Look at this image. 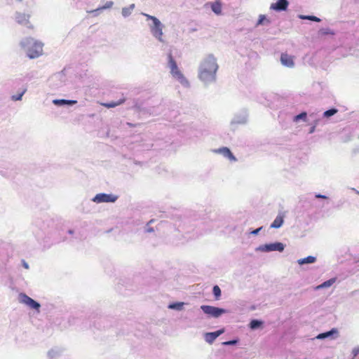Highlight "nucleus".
Here are the masks:
<instances>
[{
  "label": "nucleus",
  "instance_id": "nucleus-1",
  "mask_svg": "<svg viewBox=\"0 0 359 359\" xmlns=\"http://www.w3.org/2000/svg\"><path fill=\"white\" fill-rule=\"evenodd\" d=\"M219 66L213 55H209L204 58L198 67V79L208 86L216 81V73Z\"/></svg>",
  "mask_w": 359,
  "mask_h": 359
},
{
  "label": "nucleus",
  "instance_id": "nucleus-2",
  "mask_svg": "<svg viewBox=\"0 0 359 359\" xmlns=\"http://www.w3.org/2000/svg\"><path fill=\"white\" fill-rule=\"evenodd\" d=\"M20 45L30 59L37 58L42 55L43 44L32 37L22 39Z\"/></svg>",
  "mask_w": 359,
  "mask_h": 359
},
{
  "label": "nucleus",
  "instance_id": "nucleus-3",
  "mask_svg": "<svg viewBox=\"0 0 359 359\" xmlns=\"http://www.w3.org/2000/svg\"><path fill=\"white\" fill-rule=\"evenodd\" d=\"M168 67L170 69V74L172 77L177 80L184 87L188 88L189 86V82L179 69L177 62L173 58L171 53L168 54Z\"/></svg>",
  "mask_w": 359,
  "mask_h": 359
},
{
  "label": "nucleus",
  "instance_id": "nucleus-4",
  "mask_svg": "<svg viewBox=\"0 0 359 359\" xmlns=\"http://www.w3.org/2000/svg\"><path fill=\"white\" fill-rule=\"evenodd\" d=\"M142 15L147 18V20H151L152 22V23L149 25V28L153 36L159 41L163 42L164 41L162 38L163 25L161 22L155 16L147 13H142Z\"/></svg>",
  "mask_w": 359,
  "mask_h": 359
},
{
  "label": "nucleus",
  "instance_id": "nucleus-5",
  "mask_svg": "<svg viewBox=\"0 0 359 359\" xmlns=\"http://www.w3.org/2000/svg\"><path fill=\"white\" fill-rule=\"evenodd\" d=\"M67 77L65 69L61 72L54 74L50 79V85L55 88H58L65 86L67 83Z\"/></svg>",
  "mask_w": 359,
  "mask_h": 359
},
{
  "label": "nucleus",
  "instance_id": "nucleus-6",
  "mask_svg": "<svg viewBox=\"0 0 359 359\" xmlns=\"http://www.w3.org/2000/svg\"><path fill=\"white\" fill-rule=\"evenodd\" d=\"M285 245L279 241L273 243H265L258 246L255 250L259 252H269L273 251L283 252L285 249Z\"/></svg>",
  "mask_w": 359,
  "mask_h": 359
},
{
  "label": "nucleus",
  "instance_id": "nucleus-7",
  "mask_svg": "<svg viewBox=\"0 0 359 359\" xmlns=\"http://www.w3.org/2000/svg\"><path fill=\"white\" fill-rule=\"evenodd\" d=\"M18 300L20 303L29 306L30 309L35 310L37 313L40 312L41 304L39 302L33 299L25 293L21 292L19 294Z\"/></svg>",
  "mask_w": 359,
  "mask_h": 359
},
{
  "label": "nucleus",
  "instance_id": "nucleus-8",
  "mask_svg": "<svg viewBox=\"0 0 359 359\" xmlns=\"http://www.w3.org/2000/svg\"><path fill=\"white\" fill-rule=\"evenodd\" d=\"M201 309L208 316L213 318H219L226 313V310L222 308L215 307L209 305H202Z\"/></svg>",
  "mask_w": 359,
  "mask_h": 359
},
{
  "label": "nucleus",
  "instance_id": "nucleus-9",
  "mask_svg": "<svg viewBox=\"0 0 359 359\" xmlns=\"http://www.w3.org/2000/svg\"><path fill=\"white\" fill-rule=\"evenodd\" d=\"M117 199L118 196L112 194L100 193L92 198V201L96 203H115Z\"/></svg>",
  "mask_w": 359,
  "mask_h": 359
},
{
  "label": "nucleus",
  "instance_id": "nucleus-10",
  "mask_svg": "<svg viewBox=\"0 0 359 359\" xmlns=\"http://www.w3.org/2000/svg\"><path fill=\"white\" fill-rule=\"evenodd\" d=\"M248 114L245 110L241 111L235 114L231 121V125L233 126L236 124H245L248 121Z\"/></svg>",
  "mask_w": 359,
  "mask_h": 359
},
{
  "label": "nucleus",
  "instance_id": "nucleus-11",
  "mask_svg": "<svg viewBox=\"0 0 359 359\" xmlns=\"http://www.w3.org/2000/svg\"><path fill=\"white\" fill-rule=\"evenodd\" d=\"M289 6L288 0H277L270 6V9L276 12H281L287 11Z\"/></svg>",
  "mask_w": 359,
  "mask_h": 359
},
{
  "label": "nucleus",
  "instance_id": "nucleus-12",
  "mask_svg": "<svg viewBox=\"0 0 359 359\" xmlns=\"http://www.w3.org/2000/svg\"><path fill=\"white\" fill-rule=\"evenodd\" d=\"M29 17H30L29 15H27L25 13H20V12H16L15 13V21L18 24L25 25L27 27H30V26H29L30 23L29 21Z\"/></svg>",
  "mask_w": 359,
  "mask_h": 359
},
{
  "label": "nucleus",
  "instance_id": "nucleus-13",
  "mask_svg": "<svg viewBox=\"0 0 359 359\" xmlns=\"http://www.w3.org/2000/svg\"><path fill=\"white\" fill-rule=\"evenodd\" d=\"M280 62L283 66L289 67V68H292L294 66L293 57L287 53L281 54Z\"/></svg>",
  "mask_w": 359,
  "mask_h": 359
},
{
  "label": "nucleus",
  "instance_id": "nucleus-14",
  "mask_svg": "<svg viewBox=\"0 0 359 359\" xmlns=\"http://www.w3.org/2000/svg\"><path fill=\"white\" fill-rule=\"evenodd\" d=\"M217 152L227 158L231 161H237V158L228 147H222L217 150Z\"/></svg>",
  "mask_w": 359,
  "mask_h": 359
},
{
  "label": "nucleus",
  "instance_id": "nucleus-15",
  "mask_svg": "<svg viewBox=\"0 0 359 359\" xmlns=\"http://www.w3.org/2000/svg\"><path fill=\"white\" fill-rule=\"evenodd\" d=\"M53 103L57 107L73 106L77 103L74 100L55 99L53 100Z\"/></svg>",
  "mask_w": 359,
  "mask_h": 359
},
{
  "label": "nucleus",
  "instance_id": "nucleus-16",
  "mask_svg": "<svg viewBox=\"0 0 359 359\" xmlns=\"http://www.w3.org/2000/svg\"><path fill=\"white\" fill-rule=\"evenodd\" d=\"M338 333V331L336 328H332L329 331L320 333L317 335L316 338L318 339H325L326 338H329L332 337L334 334H336Z\"/></svg>",
  "mask_w": 359,
  "mask_h": 359
},
{
  "label": "nucleus",
  "instance_id": "nucleus-17",
  "mask_svg": "<svg viewBox=\"0 0 359 359\" xmlns=\"http://www.w3.org/2000/svg\"><path fill=\"white\" fill-rule=\"evenodd\" d=\"M62 351L63 350L61 348L54 347L48 351V356L50 359H55L62 354Z\"/></svg>",
  "mask_w": 359,
  "mask_h": 359
},
{
  "label": "nucleus",
  "instance_id": "nucleus-18",
  "mask_svg": "<svg viewBox=\"0 0 359 359\" xmlns=\"http://www.w3.org/2000/svg\"><path fill=\"white\" fill-rule=\"evenodd\" d=\"M317 259L314 256L309 255L306 257L299 259L297 263L299 265L302 266L304 264H313L316 262Z\"/></svg>",
  "mask_w": 359,
  "mask_h": 359
},
{
  "label": "nucleus",
  "instance_id": "nucleus-19",
  "mask_svg": "<svg viewBox=\"0 0 359 359\" xmlns=\"http://www.w3.org/2000/svg\"><path fill=\"white\" fill-rule=\"evenodd\" d=\"M283 216L278 215L274 221L271 224L270 227L273 229H278L283 225Z\"/></svg>",
  "mask_w": 359,
  "mask_h": 359
},
{
  "label": "nucleus",
  "instance_id": "nucleus-20",
  "mask_svg": "<svg viewBox=\"0 0 359 359\" xmlns=\"http://www.w3.org/2000/svg\"><path fill=\"white\" fill-rule=\"evenodd\" d=\"M113 5H114V2L112 1H108L106 2V4L104 6L99 7L95 10L91 11H90V13H94V15H97L99 11L104 10V9L110 8L112 7Z\"/></svg>",
  "mask_w": 359,
  "mask_h": 359
},
{
  "label": "nucleus",
  "instance_id": "nucleus-21",
  "mask_svg": "<svg viewBox=\"0 0 359 359\" xmlns=\"http://www.w3.org/2000/svg\"><path fill=\"white\" fill-rule=\"evenodd\" d=\"M135 8V5L134 4H130L128 7H124L122 8L121 14L124 18H127L130 16Z\"/></svg>",
  "mask_w": 359,
  "mask_h": 359
},
{
  "label": "nucleus",
  "instance_id": "nucleus-22",
  "mask_svg": "<svg viewBox=\"0 0 359 359\" xmlns=\"http://www.w3.org/2000/svg\"><path fill=\"white\" fill-rule=\"evenodd\" d=\"M184 305V302H176L169 304L168 308L172 310L182 311L183 309Z\"/></svg>",
  "mask_w": 359,
  "mask_h": 359
},
{
  "label": "nucleus",
  "instance_id": "nucleus-23",
  "mask_svg": "<svg viewBox=\"0 0 359 359\" xmlns=\"http://www.w3.org/2000/svg\"><path fill=\"white\" fill-rule=\"evenodd\" d=\"M263 321L258 319H253L250 322L249 327L251 330H257L262 327Z\"/></svg>",
  "mask_w": 359,
  "mask_h": 359
},
{
  "label": "nucleus",
  "instance_id": "nucleus-24",
  "mask_svg": "<svg viewBox=\"0 0 359 359\" xmlns=\"http://www.w3.org/2000/svg\"><path fill=\"white\" fill-rule=\"evenodd\" d=\"M336 281V278H330L316 287V290L326 288L332 286Z\"/></svg>",
  "mask_w": 359,
  "mask_h": 359
},
{
  "label": "nucleus",
  "instance_id": "nucleus-25",
  "mask_svg": "<svg viewBox=\"0 0 359 359\" xmlns=\"http://www.w3.org/2000/svg\"><path fill=\"white\" fill-rule=\"evenodd\" d=\"M216 339H217V337H216V334L214 333V332H206L205 334V340L206 342H208L210 344H212Z\"/></svg>",
  "mask_w": 359,
  "mask_h": 359
},
{
  "label": "nucleus",
  "instance_id": "nucleus-26",
  "mask_svg": "<svg viewBox=\"0 0 359 359\" xmlns=\"http://www.w3.org/2000/svg\"><path fill=\"white\" fill-rule=\"evenodd\" d=\"M125 100H126L125 98H121V99L118 100L117 102L112 101L110 102L104 103V104H103V105L107 108H113L116 106L121 105V104H123L125 102Z\"/></svg>",
  "mask_w": 359,
  "mask_h": 359
},
{
  "label": "nucleus",
  "instance_id": "nucleus-27",
  "mask_svg": "<svg viewBox=\"0 0 359 359\" xmlns=\"http://www.w3.org/2000/svg\"><path fill=\"white\" fill-rule=\"evenodd\" d=\"M337 112L338 109L337 108L332 107L324 111L323 116L324 118H328L336 114Z\"/></svg>",
  "mask_w": 359,
  "mask_h": 359
},
{
  "label": "nucleus",
  "instance_id": "nucleus-28",
  "mask_svg": "<svg viewBox=\"0 0 359 359\" xmlns=\"http://www.w3.org/2000/svg\"><path fill=\"white\" fill-rule=\"evenodd\" d=\"M298 17L299 19H302V20H311V21L317 22H319L321 21V20L319 18H318L315 15H299Z\"/></svg>",
  "mask_w": 359,
  "mask_h": 359
},
{
  "label": "nucleus",
  "instance_id": "nucleus-29",
  "mask_svg": "<svg viewBox=\"0 0 359 359\" xmlns=\"http://www.w3.org/2000/svg\"><path fill=\"white\" fill-rule=\"evenodd\" d=\"M306 118H307V113L306 111H302L300 114H299L293 117V121L298 122L300 120L306 121Z\"/></svg>",
  "mask_w": 359,
  "mask_h": 359
},
{
  "label": "nucleus",
  "instance_id": "nucleus-30",
  "mask_svg": "<svg viewBox=\"0 0 359 359\" xmlns=\"http://www.w3.org/2000/svg\"><path fill=\"white\" fill-rule=\"evenodd\" d=\"M211 9L217 15H219L222 13V6L220 3L215 2L212 4Z\"/></svg>",
  "mask_w": 359,
  "mask_h": 359
},
{
  "label": "nucleus",
  "instance_id": "nucleus-31",
  "mask_svg": "<svg viewBox=\"0 0 359 359\" xmlns=\"http://www.w3.org/2000/svg\"><path fill=\"white\" fill-rule=\"evenodd\" d=\"M212 294L216 299H219L221 297V289L218 285H214L212 287Z\"/></svg>",
  "mask_w": 359,
  "mask_h": 359
},
{
  "label": "nucleus",
  "instance_id": "nucleus-32",
  "mask_svg": "<svg viewBox=\"0 0 359 359\" xmlns=\"http://www.w3.org/2000/svg\"><path fill=\"white\" fill-rule=\"evenodd\" d=\"M27 91V88H24L22 92L18 95H12L11 100L13 101H20L22 100L23 95Z\"/></svg>",
  "mask_w": 359,
  "mask_h": 359
},
{
  "label": "nucleus",
  "instance_id": "nucleus-33",
  "mask_svg": "<svg viewBox=\"0 0 359 359\" xmlns=\"http://www.w3.org/2000/svg\"><path fill=\"white\" fill-rule=\"evenodd\" d=\"M266 20V17L265 15H259V19L255 25V27H259L264 24V22Z\"/></svg>",
  "mask_w": 359,
  "mask_h": 359
},
{
  "label": "nucleus",
  "instance_id": "nucleus-34",
  "mask_svg": "<svg viewBox=\"0 0 359 359\" xmlns=\"http://www.w3.org/2000/svg\"><path fill=\"white\" fill-rule=\"evenodd\" d=\"M238 343V339H233L229 341H226L222 343L224 346H234L236 345Z\"/></svg>",
  "mask_w": 359,
  "mask_h": 359
},
{
  "label": "nucleus",
  "instance_id": "nucleus-35",
  "mask_svg": "<svg viewBox=\"0 0 359 359\" xmlns=\"http://www.w3.org/2000/svg\"><path fill=\"white\" fill-rule=\"evenodd\" d=\"M319 33L322 35L334 34L333 32L328 28L320 29Z\"/></svg>",
  "mask_w": 359,
  "mask_h": 359
},
{
  "label": "nucleus",
  "instance_id": "nucleus-36",
  "mask_svg": "<svg viewBox=\"0 0 359 359\" xmlns=\"http://www.w3.org/2000/svg\"><path fill=\"white\" fill-rule=\"evenodd\" d=\"M318 122H319L318 120H315L314 121L313 126L309 129V134H312V133H313L315 132L316 128L318 126Z\"/></svg>",
  "mask_w": 359,
  "mask_h": 359
},
{
  "label": "nucleus",
  "instance_id": "nucleus-37",
  "mask_svg": "<svg viewBox=\"0 0 359 359\" xmlns=\"http://www.w3.org/2000/svg\"><path fill=\"white\" fill-rule=\"evenodd\" d=\"M153 222V220H150L147 224V226L145 227V229H144V231L147 232V233H151L153 232L154 230V228L153 227H150L149 226V224L150 223H151Z\"/></svg>",
  "mask_w": 359,
  "mask_h": 359
},
{
  "label": "nucleus",
  "instance_id": "nucleus-38",
  "mask_svg": "<svg viewBox=\"0 0 359 359\" xmlns=\"http://www.w3.org/2000/svg\"><path fill=\"white\" fill-rule=\"evenodd\" d=\"M358 354H359V346H357V347H355L352 350V355H353L352 359H353L355 357H356Z\"/></svg>",
  "mask_w": 359,
  "mask_h": 359
},
{
  "label": "nucleus",
  "instance_id": "nucleus-39",
  "mask_svg": "<svg viewBox=\"0 0 359 359\" xmlns=\"http://www.w3.org/2000/svg\"><path fill=\"white\" fill-rule=\"evenodd\" d=\"M316 198H320V199H327V196L325 195H323L321 194H315Z\"/></svg>",
  "mask_w": 359,
  "mask_h": 359
},
{
  "label": "nucleus",
  "instance_id": "nucleus-40",
  "mask_svg": "<svg viewBox=\"0 0 359 359\" xmlns=\"http://www.w3.org/2000/svg\"><path fill=\"white\" fill-rule=\"evenodd\" d=\"M224 332V329L222 328L220 330H218L217 331H215L214 333L216 334L217 338L220 336Z\"/></svg>",
  "mask_w": 359,
  "mask_h": 359
},
{
  "label": "nucleus",
  "instance_id": "nucleus-41",
  "mask_svg": "<svg viewBox=\"0 0 359 359\" xmlns=\"http://www.w3.org/2000/svg\"><path fill=\"white\" fill-rule=\"evenodd\" d=\"M262 226L259 227V228H257L256 229H254L252 230L251 232H250V234H252V235H257L259 233V232L262 229Z\"/></svg>",
  "mask_w": 359,
  "mask_h": 359
},
{
  "label": "nucleus",
  "instance_id": "nucleus-42",
  "mask_svg": "<svg viewBox=\"0 0 359 359\" xmlns=\"http://www.w3.org/2000/svg\"><path fill=\"white\" fill-rule=\"evenodd\" d=\"M22 266L27 269H29V264L24 260L22 261Z\"/></svg>",
  "mask_w": 359,
  "mask_h": 359
},
{
  "label": "nucleus",
  "instance_id": "nucleus-43",
  "mask_svg": "<svg viewBox=\"0 0 359 359\" xmlns=\"http://www.w3.org/2000/svg\"><path fill=\"white\" fill-rule=\"evenodd\" d=\"M68 233H69V234H72V233H74V231H73L72 229H69V230L68 231Z\"/></svg>",
  "mask_w": 359,
  "mask_h": 359
},
{
  "label": "nucleus",
  "instance_id": "nucleus-44",
  "mask_svg": "<svg viewBox=\"0 0 359 359\" xmlns=\"http://www.w3.org/2000/svg\"><path fill=\"white\" fill-rule=\"evenodd\" d=\"M352 190H353L354 191H355L356 194H359V191L355 190L354 188H352Z\"/></svg>",
  "mask_w": 359,
  "mask_h": 359
}]
</instances>
